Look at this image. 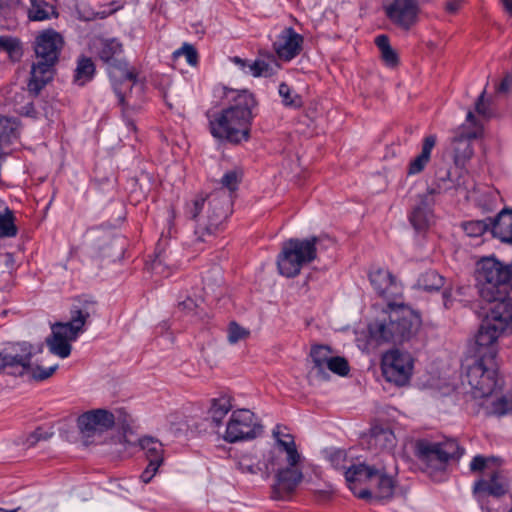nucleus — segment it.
I'll return each mask as SVG.
<instances>
[{
  "label": "nucleus",
  "mask_w": 512,
  "mask_h": 512,
  "mask_svg": "<svg viewBox=\"0 0 512 512\" xmlns=\"http://www.w3.org/2000/svg\"><path fill=\"white\" fill-rule=\"evenodd\" d=\"M242 180L239 170H230L221 177V189L207 197L197 196L186 203L185 214L195 221L194 242L211 243L225 229L226 220L232 213V194Z\"/></svg>",
  "instance_id": "obj_1"
},
{
  "label": "nucleus",
  "mask_w": 512,
  "mask_h": 512,
  "mask_svg": "<svg viewBox=\"0 0 512 512\" xmlns=\"http://www.w3.org/2000/svg\"><path fill=\"white\" fill-rule=\"evenodd\" d=\"M225 107L206 112L210 134L217 140L232 144L248 141L257 115L258 102L247 89L221 87Z\"/></svg>",
  "instance_id": "obj_2"
},
{
  "label": "nucleus",
  "mask_w": 512,
  "mask_h": 512,
  "mask_svg": "<svg viewBox=\"0 0 512 512\" xmlns=\"http://www.w3.org/2000/svg\"><path fill=\"white\" fill-rule=\"evenodd\" d=\"M420 326V315L411 307L389 302L382 316L370 323L368 330L377 344H402L412 339Z\"/></svg>",
  "instance_id": "obj_3"
},
{
  "label": "nucleus",
  "mask_w": 512,
  "mask_h": 512,
  "mask_svg": "<svg viewBox=\"0 0 512 512\" xmlns=\"http://www.w3.org/2000/svg\"><path fill=\"white\" fill-rule=\"evenodd\" d=\"M123 54V45L117 38L100 39L97 47V55L99 59L108 65V71L112 80L113 90L118 98V102L122 107V117L128 129L136 130L135 123L131 115L138 109L136 106L130 105L122 91V86L128 82H136L137 73L134 69H130L128 62L121 56Z\"/></svg>",
  "instance_id": "obj_4"
},
{
  "label": "nucleus",
  "mask_w": 512,
  "mask_h": 512,
  "mask_svg": "<svg viewBox=\"0 0 512 512\" xmlns=\"http://www.w3.org/2000/svg\"><path fill=\"white\" fill-rule=\"evenodd\" d=\"M64 45L63 37L54 30L39 34L34 43L37 62L31 67L28 91L37 96L53 78L54 66L59 60Z\"/></svg>",
  "instance_id": "obj_5"
},
{
  "label": "nucleus",
  "mask_w": 512,
  "mask_h": 512,
  "mask_svg": "<svg viewBox=\"0 0 512 512\" xmlns=\"http://www.w3.org/2000/svg\"><path fill=\"white\" fill-rule=\"evenodd\" d=\"M475 280L480 297L496 304L508 298L512 270L494 256L483 257L476 263Z\"/></svg>",
  "instance_id": "obj_6"
},
{
  "label": "nucleus",
  "mask_w": 512,
  "mask_h": 512,
  "mask_svg": "<svg viewBox=\"0 0 512 512\" xmlns=\"http://www.w3.org/2000/svg\"><path fill=\"white\" fill-rule=\"evenodd\" d=\"M503 301L496 303L482 321L475 336L477 358L491 362L498 353L497 340L506 331L512 333V314L502 311Z\"/></svg>",
  "instance_id": "obj_7"
},
{
  "label": "nucleus",
  "mask_w": 512,
  "mask_h": 512,
  "mask_svg": "<svg viewBox=\"0 0 512 512\" xmlns=\"http://www.w3.org/2000/svg\"><path fill=\"white\" fill-rule=\"evenodd\" d=\"M90 313L87 309L73 308L71 319L65 323H56L52 326V334L46 339L50 352L62 359L71 354V341H75L83 332V327Z\"/></svg>",
  "instance_id": "obj_8"
},
{
  "label": "nucleus",
  "mask_w": 512,
  "mask_h": 512,
  "mask_svg": "<svg viewBox=\"0 0 512 512\" xmlns=\"http://www.w3.org/2000/svg\"><path fill=\"white\" fill-rule=\"evenodd\" d=\"M464 453L465 448L454 438H445L440 442L422 439L416 443L417 457L436 470L445 469L450 461H458Z\"/></svg>",
  "instance_id": "obj_9"
},
{
  "label": "nucleus",
  "mask_w": 512,
  "mask_h": 512,
  "mask_svg": "<svg viewBox=\"0 0 512 512\" xmlns=\"http://www.w3.org/2000/svg\"><path fill=\"white\" fill-rule=\"evenodd\" d=\"M466 378L473 398L483 399L491 396L498 385L496 361L489 362L484 358H477L472 365H469Z\"/></svg>",
  "instance_id": "obj_10"
},
{
  "label": "nucleus",
  "mask_w": 512,
  "mask_h": 512,
  "mask_svg": "<svg viewBox=\"0 0 512 512\" xmlns=\"http://www.w3.org/2000/svg\"><path fill=\"white\" fill-rule=\"evenodd\" d=\"M262 431L256 415L249 409H237L232 411L226 425L224 440L228 443H236L257 437Z\"/></svg>",
  "instance_id": "obj_11"
},
{
  "label": "nucleus",
  "mask_w": 512,
  "mask_h": 512,
  "mask_svg": "<svg viewBox=\"0 0 512 512\" xmlns=\"http://www.w3.org/2000/svg\"><path fill=\"white\" fill-rule=\"evenodd\" d=\"M34 355L33 346L28 342L13 343L0 352V373L23 376L30 370Z\"/></svg>",
  "instance_id": "obj_12"
},
{
  "label": "nucleus",
  "mask_w": 512,
  "mask_h": 512,
  "mask_svg": "<svg viewBox=\"0 0 512 512\" xmlns=\"http://www.w3.org/2000/svg\"><path fill=\"white\" fill-rule=\"evenodd\" d=\"M413 359L408 352L398 349L387 351L382 357V372L388 382L404 386L411 378Z\"/></svg>",
  "instance_id": "obj_13"
},
{
  "label": "nucleus",
  "mask_w": 512,
  "mask_h": 512,
  "mask_svg": "<svg viewBox=\"0 0 512 512\" xmlns=\"http://www.w3.org/2000/svg\"><path fill=\"white\" fill-rule=\"evenodd\" d=\"M381 6L386 18L402 30L408 31L418 22V0H382Z\"/></svg>",
  "instance_id": "obj_14"
},
{
  "label": "nucleus",
  "mask_w": 512,
  "mask_h": 512,
  "mask_svg": "<svg viewBox=\"0 0 512 512\" xmlns=\"http://www.w3.org/2000/svg\"><path fill=\"white\" fill-rule=\"evenodd\" d=\"M510 488L507 478L498 470L490 472L474 482L473 496L479 505L486 507L487 501H492L508 493Z\"/></svg>",
  "instance_id": "obj_15"
},
{
  "label": "nucleus",
  "mask_w": 512,
  "mask_h": 512,
  "mask_svg": "<svg viewBox=\"0 0 512 512\" xmlns=\"http://www.w3.org/2000/svg\"><path fill=\"white\" fill-rule=\"evenodd\" d=\"M304 37L297 33L293 27H285L273 42V50L277 57L290 62L303 50Z\"/></svg>",
  "instance_id": "obj_16"
},
{
  "label": "nucleus",
  "mask_w": 512,
  "mask_h": 512,
  "mask_svg": "<svg viewBox=\"0 0 512 512\" xmlns=\"http://www.w3.org/2000/svg\"><path fill=\"white\" fill-rule=\"evenodd\" d=\"M370 283L375 292L389 302L402 296L403 288L396 277L387 269L375 268L369 273Z\"/></svg>",
  "instance_id": "obj_17"
},
{
  "label": "nucleus",
  "mask_w": 512,
  "mask_h": 512,
  "mask_svg": "<svg viewBox=\"0 0 512 512\" xmlns=\"http://www.w3.org/2000/svg\"><path fill=\"white\" fill-rule=\"evenodd\" d=\"M114 415L105 409H95L81 414L77 419V426L80 432L91 437L96 432H102L113 427Z\"/></svg>",
  "instance_id": "obj_18"
},
{
  "label": "nucleus",
  "mask_w": 512,
  "mask_h": 512,
  "mask_svg": "<svg viewBox=\"0 0 512 512\" xmlns=\"http://www.w3.org/2000/svg\"><path fill=\"white\" fill-rule=\"evenodd\" d=\"M302 471L295 466L288 465L285 468H278L276 483L272 489V497L277 500H284L290 497L298 484L302 481Z\"/></svg>",
  "instance_id": "obj_19"
},
{
  "label": "nucleus",
  "mask_w": 512,
  "mask_h": 512,
  "mask_svg": "<svg viewBox=\"0 0 512 512\" xmlns=\"http://www.w3.org/2000/svg\"><path fill=\"white\" fill-rule=\"evenodd\" d=\"M318 242L319 238L316 236L305 239L290 238L282 244L280 253L295 256L305 266L317 258Z\"/></svg>",
  "instance_id": "obj_20"
},
{
  "label": "nucleus",
  "mask_w": 512,
  "mask_h": 512,
  "mask_svg": "<svg viewBox=\"0 0 512 512\" xmlns=\"http://www.w3.org/2000/svg\"><path fill=\"white\" fill-rule=\"evenodd\" d=\"M434 190L429 193L420 195L417 204L413 207L408 218L417 232H425L434 219L433 199L431 197Z\"/></svg>",
  "instance_id": "obj_21"
},
{
  "label": "nucleus",
  "mask_w": 512,
  "mask_h": 512,
  "mask_svg": "<svg viewBox=\"0 0 512 512\" xmlns=\"http://www.w3.org/2000/svg\"><path fill=\"white\" fill-rule=\"evenodd\" d=\"M491 232L503 243L512 244V209L504 208L490 220Z\"/></svg>",
  "instance_id": "obj_22"
},
{
  "label": "nucleus",
  "mask_w": 512,
  "mask_h": 512,
  "mask_svg": "<svg viewBox=\"0 0 512 512\" xmlns=\"http://www.w3.org/2000/svg\"><path fill=\"white\" fill-rule=\"evenodd\" d=\"M231 61L245 74L253 77H271L276 73L274 67L262 59L254 61L234 56Z\"/></svg>",
  "instance_id": "obj_23"
},
{
  "label": "nucleus",
  "mask_w": 512,
  "mask_h": 512,
  "mask_svg": "<svg viewBox=\"0 0 512 512\" xmlns=\"http://www.w3.org/2000/svg\"><path fill=\"white\" fill-rule=\"evenodd\" d=\"M96 75V65L91 57L81 54L76 59L73 71L72 83L78 87H84L90 83Z\"/></svg>",
  "instance_id": "obj_24"
},
{
  "label": "nucleus",
  "mask_w": 512,
  "mask_h": 512,
  "mask_svg": "<svg viewBox=\"0 0 512 512\" xmlns=\"http://www.w3.org/2000/svg\"><path fill=\"white\" fill-rule=\"evenodd\" d=\"M369 444L383 452L385 460H394L393 455L389 452L395 446V435L392 430L374 427L371 430Z\"/></svg>",
  "instance_id": "obj_25"
},
{
  "label": "nucleus",
  "mask_w": 512,
  "mask_h": 512,
  "mask_svg": "<svg viewBox=\"0 0 512 512\" xmlns=\"http://www.w3.org/2000/svg\"><path fill=\"white\" fill-rule=\"evenodd\" d=\"M480 406L488 416H503L512 412V395L488 396L482 399Z\"/></svg>",
  "instance_id": "obj_26"
},
{
  "label": "nucleus",
  "mask_w": 512,
  "mask_h": 512,
  "mask_svg": "<svg viewBox=\"0 0 512 512\" xmlns=\"http://www.w3.org/2000/svg\"><path fill=\"white\" fill-rule=\"evenodd\" d=\"M233 408L232 396L224 393L211 400L209 415L215 426H220L223 419Z\"/></svg>",
  "instance_id": "obj_27"
},
{
  "label": "nucleus",
  "mask_w": 512,
  "mask_h": 512,
  "mask_svg": "<svg viewBox=\"0 0 512 512\" xmlns=\"http://www.w3.org/2000/svg\"><path fill=\"white\" fill-rule=\"evenodd\" d=\"M20 137V122L17 118L0 115V147L17 141Z\"/></svg>",
  "instance_id": "obj_28"
},
{
  "label": "nucleus",
  "mask_w": 512,
  "mask_h": 512,
  "mask_svg": "<svg viewBox=\"0 0 512 512\" xmlns=\"http://www.w3.org/2000/svg\"><path fill=\"white\" fill-rule=\"evenodd\" d=\"M371 484L376 487L375 496L378 499H389L392 497L395 483L393 478L388 475L385 465L378 467V474L374 477Z\"/></svg>",
  "instance_id": "obj_29"
},
{
  "label": "nucleus",
  "mask_w": 512,
  "mask_h": 512,
  "mask_svg": "<svg viewBox=\"0 0 512 512\" xmlns=\"http://www.w3.org/2000/svg\"><path fill=\"white\" fill-rule=\"evenodd\" d=\"M378 474V467L369 466L364 463L352 465L345 471V479L349 483L369 481L370 483L374 480V477Z\"/></svg>",
  "instance_id": "obj_30"
},
{
  "label": "nucleus",
  "mask_w": 512,
  "mask_h": 512,
  "mask_svg": "<svg viewBox=\"0 0 512 512\" xmlns=\"http://www.w3.org/2000/svg\"><path fill=\"white\" fill-rule=\"evenodd\" d=\"M139 445L145 452L146 459L148 462L162 465L164 461V449L163 444L158 440L150 436H144L139 439Z\"/></svg>",
  "instance_id": "obj_31"
},
{
  "label": "nucleus",
  "mask_w": 512,
  "mask_h": 512,
  "mask_svg": "<svg viewBox=\"0 0 512 512\" xmlns=\"http://www.w3.org/2000/svg\"><path fill=\"white\" fill-rule=\"evenodd\" d=\"M304 264L293 255L279 253L277 256V268L279 273L287 278L298 276Z\"/></svg>",
  "instance_id": "obj_32"
},
{
  "label": "nucleus",
  "mask_w": 512,
  "mask_h": 512,
  "mask_svg": "<svg viewBox=\"0 0 512 512\" xmlns=\"http://www.w3.org/2000/svg\"><path fill=\"white\" fill-rule=\"evenodd\" d=\"M304 264L293 255L279 253L277 256V268L279 273L287 278L298 276Z\"/></svg>",
  "instance_id": "obj_33"
},
{
  "label": "nucleus",
  "mask_w": 512,
  "mask_h": 512,
  "mask_svg": "<svg viewBox=\"0 0 512 512\" xmlns=\"http://www.w3.org/2000/svg\"><path fill=\"white\" fill-rule=\"evenodd\" d=\"M375 45L381 52V58L386 66L394 68L399 63L397 52L391 47L389 37L385 34L375 38Z\"/></svg>",
  "instance_id": "obj_34"
},
{
  "label": "nucleus",
  "mask_w": 512,
  "mask_h": 512,
  "mask_svg": "<svg viewBox=\"0 0 512 512\" xmlns=\"http://www.w3.org/2000/svg\"><path fill=\"white\" fill-rule=\"evenodd\" d=\"M56 15L57 12L53 5L44 0H31V8L28 13L30 20L44 21Z\"/></svg>",
  "instance_id": "obj_35"
},
{
  "label": "nucleus",
  "mask_w": 512,
  "mask_h": 512,
  "mask_svg": "<svg viewBox=\"0 0 512 512\" xmlns=\"http://www.w3.org/2000/svg\"><path fill=\"white\" fill-rule=\"evenodd\" d=\"M476 133H471L468 137H458L455 138V147H454V157L455 162L457 164H464L467 160H469L473 156V148L470 143L471 138H476Z\"/></svg>",
  "instance_id": "obj_36"
},
{
  "label": "nucleus",
  "mask_w": 512,
  "mask_h": 512,
  "mask_svg": "<svg viewBox=\"0 0 512 512\" xmlns=\"http://www.w3.org/2000/svg\"><path fill=\"white\" fill-rule=\"evenodd\" d=\"M445 279L435 270H427L422 273L418 280L417 285L419 288L427 292L438 291L444 287Z\"/></svg>",
  "instance_id": "obj_37"
},
{
  "label": "nucleus",
  "mask_w": 512,
  "mask_h": 512,
  "mask_svg": "<svg viewBox=\"0 0 512 512\" xmlns=\"http://www.w3.org/2000/svg\"><path fill=\"white\" fill-rule=\"evenodd\" d=\"M18 233V228L15 225V216L11 209L5 207L3 212H0V237L12 238Z\"/></svg>",
  "instance_id": "obj_38"
},
{
  "label": "nucleus",
  "mask_w": 512,
  "mask_h": 512,
  "mask_svg": "<svg viewBox=\"0 0 512 512\" xmlns=\"http://www.w3.org/2000/svg\"><path fill=\"white\" fill-rule=\"evenodd\" d=\"M310 356L314 363V367L319 373H322L332 356V351L327 345H316L311 348Z\"/></svg>",
  "instance_id": "obj_39"
},
{
  "label": "nucleus",
  "mask_w": 512,
  "mask_h": 512,
  "mask_svg": "<svg viewBox=\"0 0 512 512\" xmlns=\"http://www.w3.org/2000/svg\"><path fill=\"white\" fill-rule=\"evenodd\" d=\"M280 452L286 453V461L290 466L298 465L301 459V455L299 454L294 437H286L284 440H279V444H277Z\"/></svg>",
  "instance_id": "obj_40"
},
{
  "label": "nucleus",
  "mask_w": 512,
  "mask_h": 512,
  "mask_svg": "<svg viewBox=\"0 0 512 512\" xmlns=\"http://www.w3.org/2000/svg\"><path fill=\"white\" fill-rule=\"evenodd\" d=\"M490 220L492 218H487L485 220H472L463 223L462 227L466 235L470 237H479L482 236L486 231L491 230Z\"/></svg>",
  "instance_id": "obj_41"
},
{
  "label": "nucleus",
  "mask_w": 512,
  "mask_h": 512,
  "mask_svg": "<svg viewBox=\"0 0 512 512\" xmlns=\"http://www.w3.org/2000/svg\"><path fill=\"white\" fill-rule=\"evenodd\" d=\"M278 93L282 98L285 106L299 107L301 105V98L298 94L294 93L292 88L285 82L279 84Z\"/></svg>",
  "instance_id": "obj_42"
},
{
  "label": "nucleus",
  "mask_w": 512,
  "mask_h": 512,
  "mask_svg": "<svg viewBox=\"0 0 512 512\" xmlns=\"http://www.w3.org/2000/svg\"><path fill=\"white\" fill-rule=\"evenodd\" d=\"M325 369L339 375L346 376L349 373L350 367L348 361L341 356H331Z\"/></svg>",
  "instance_id": "obj_43"
},
{
  "label": "nucleus",
  "mask_w": 512,
  "mask_h": 512,
  "mask_svg": "<svg viewBox=\"0 0 512 512\" xmlns=\"http://www.w3.org/2000/svg\"><path fill=\"white\" fill-rule=\"evenodd\" d=\"M249 330L241 327L236 322H231L227 330V339L230 344H236L240 340L246 339L249 336Z\"/></svg>",
  "instance_id": "obj_44"
},
{
  "label": "nucleus",
  "mask_w": 512,
  "mask_h": 512,
  "mask_svg": "<svg viewBox=\"0 0 512 512\" xmlns=\"http://www.w3.org/2000/svg\"><path fill=\"white\" fill-rule=\"evenodd\" d=\"M57 368L58 365L50 366L47 368L40 366L32 367L30 365V370L26 374H30L34 380L43 381L51 377Z\"/></svg>",
  "instance_id": "obj_45"
},
{
  "label": "nucleus",
  "mask_w": 512,
  "mask_h": 512,
  "mask_svg": "<svg viewBox=\"0 0 512 512\" xmlns=\"http://www.w3.org/2000/svg\"><path fill=\"white\" fill-rule=\"evenodd\" d=\"M175 56H184L186 59V62L191 65L195 66L198 63V53L196 49L190 45L185 43L180 49L175 51Z\"/></svg>",
  "instance_id": "obj_46"
},
{
  "label": "nucleus",
  "mask_w": 512,
  "mask_h": 512,
  "mask_svg": "<svg viewBox=\"0 0 512 512\" xmlns=\"http://www.w3.org/2000/svg\"><path fill=\"white\" fill-rule=\"evenodd\" d=\"M52 435V431H48L42 427H39L27 437L26 444L29 447L34 446L41 440L49 439Z\"/></svg>",
  "instance_id": "obj_47"
},
{
  "label": "nucleus",
  "mask_w": 512,
  "mask_h": 512,
  "mask_svg": "<svg viewBox=\"0 0 512 512\" xmlns=\"http://www.w3.org/2000/svg\"><path fill=\"white\" fill-rule=\"evenodd\" d=\"M429 161V159L423 158L420 155L416 156L413 160L410 161L407 174L411 176L421 173L425 169Z\"/></svg>",
  "instance_id": "obj_48"
},
{
  "label": "nucleus",
  "mask_w": 512,
  "mask_h": 512,
  "mask_svg": "<svg viewBox=\"0 0 512 512\" xmlns=\"http://www.w3.org/2000/svg\"><path fill=\"white\" fill-rule=\"evenodd\" d=\"M491 460L492 458L485 457L483 455L474 456L469 464L470 471L473 473L484 471L488 467V463Z\"/></svg>",
  "instance_id": "obj_49"
},
{
  "label": "nucleus",
  "mask_w": 512,
  "mask_h": 512,
  "mask_svg": "<svg viewBox=\"0 0 512 512\" xmlns=\"http://www.w3.org/2000/svg\"><path fill=\"white\" fill-rule=\"evenodd\" d=\"M436 141H437V138L435 135L426 136L423 139L422 149H421V153L419 155L422 156L423 158H427L430 160L431 152L436 145Z\"/></svg>",
  "instance_id": "obj_50"
},
{
  "label": "nucleus",
  "mask_w": 512,
  "mask_h": 512,
  "mask_svg": "<svg viewBox=\"0 0 512 512\" xmlns=\"http://www.w3.org/2000/svg\"><path fill=\"white\" fill-rule=\"evenodd\" d=\"M160 466L161 465L157 464V462H155V463L148 462L146 469L140 475L141 481L145 484L149 483L153 479V477L156 475Z\"/></svg>",
  "instance_id": "obj_51"
},
{
  "label": "nucleus",
  "mask_w": 512,
  "mask_h": 512,
  "mask_svg": "<svg viewBox=\"0 0 512 512\" xmlns=\"http://www.w3.org/2000/svg\"><path fill=\"white\" fill-rule=\"evenodd\" d=\"M18 47V43L15 39L8 36H0V48L8 54H12Z\"/></svg>",
  "instance_id": "obj_52"
},
{
  "label": "nucleus",
  "mask_w": 512,
  "mask_h": 512,
  "mask_svg": "<svg viewBox=\"0 0 512 512\" xmlns=\"http://www.w3.org/2000/svg\"><path fill=\"white\" fill-rule=\"evenodd\" d=\"M484 95H485V91H483L478 96V99L475 103V109L479 115H482L483 117H489L490 112H489L487 103L484 101Z\"/></svg>",
  "instance_id": "obj_53"
},
{
  "label": "nucleus",
  "mask_w": 512,
  "mask_h": 512,
  "mask_svg": "<svg viewBox=\"0 0 512 512\" xmlns=\"http://www.w3.org/2000/svg\"><path fill=\"white\" fill-rule=\"evenodd\" d=\"M285 430L286 427H283L281 425H276V427L273 429V436L277 444H279V440H285L286 437H293L290 433L285 432Z\"/></svg>",
  "instance_id": "obj_54"
},
{
  "label": "nucleus",
  "mask_w": 512,
  "mask_h": 512,
  "mask_svg": "<svg viewBox=\"0 0 512 512\" xmlns=\"http://www.w3.org/2000/svg\"><path fill=\"white\" fill-rule=\"evenodd\" d=\"M511 86H512V76L506 75L500 82V84L497 88V91L499 93H507L510 90Z\"/></svg>",
  "instance_id": "obj_55"
},
{
  "label": "nucleus",
  "mask_w": 512,
  "mask_h": 512,
  "mask_svg": "<svg viewBox=\"0 0 512 512\" xmlns=\"http://www.w3.org/2000/svg\"><path fill=\"white\" fill-rule=\"evenodd\" d=\"M461 4L462 0H449L445 4V10L448 13L454 14L460 9Z\"/></svg>",
  "instance_id": "obj_56"
},
{
  "label": "nucleus",
  "mask_w": 512,
  "mask_h": 512,
  "mask_svg": "<svg viewBox=\"0 0 512 512\" xmlns=\"http://www.w3.org/2000/svg\"><path fill=\"white\" fill-rule=\"evenodd\" d=\"M497 505H498V501L492 500V501H487L486 507L484 505H480V508H481L482 512H501L498 509Z\"/></svg>",
  "instance_id": "obj_57"
},
{
  "label": "nucleus",
  "mask_w": 512,
  "mask_h": 512,
  "mask_svg": "<svg viewBox=\"0 0 512 512\" xmlns=\"http://www.w3.org/2000/svg\"><path fill=\"white\" fill-rule=\"evenodd\" d=\"M443 304L445 308H449L452 303V292L450 289L445 288L442 293Z\"/></svg>",
  "instance_id": "obj_58"
},
{
  "label": "nucleus",
  "mask_w": 512,
  "mask_h": 512,
  "mask_svg": "<svg viewBox=\"0 0 512 512\" xmlns=\"http://www.w3.org/2000/svg\"><path fill=\"white\" fill-rule=\"evenodd\" d=\"M344 457H345V454L339 450V451L334 452L331 455L330 460L333 463L335 460H343Z\"/></svg>",
  "instance_id": "obj_59"
},
{
  "label": "nucleus",
  "mask_w": 512,
  "mask_h": 512,
  "mask_svg": "<svg viewBox=\"0 0 512 512\" xmlns=\"http://www.w3.org/2000/svg\"><path fill=\"white\" fill-rule=\"evenodd\" d=\"M371 496H372V492L368 489H363L358 494V497L362 498V499L369 498Z\"/></svg>",
  "instance_id": "obj_60"
},
{
  "label": "nucleus",
  "mask_w": 512,
  "mask_h": 512,
  "mask_svg": "<svg viewBox=\"0 0 512 512\" xmlns=\"http://www.w3.org/2000/svg\"><path fill=\"white\" fill-rule=\"evenodd\" d=\"M502 2L507 12L512 15V0H502Z\"/></svg>",
  "instance_id": "obj_61"
},
{
  "label": "nucleus",
  "mask_w": 512,
  "mask_h": 512,
  "mask_svg": "<svg viewBox=\"0 0 512 512\" xmlns=\"http://www.w3.org/2000/svg\"><path fill=\"white\" fill-rule=\"evenodd\" d=\"M162 266V261L159 256L156 257V259L153 261V269L158 271L160 270Z\"/></svg>",
  "instance_id": "obj_62"
},
{
  "label": "nucleus",
  "mask_w": 512,
  "mask_h": 512,
  "mask_svg": "<svg viewBox=\"0 0 512 512\" xmlns=\"http://www.w3.org/2000/svg\"><path fill=\"white\" fill-rule=\"evenodd\" d=\"M466 120L471 123L472 125H475L476 126V119H475V116L473 114V112L469 111L467 113V116H466Z\"/></svg>",
  "instance_id": "obj_63"
},
{
  "label": "nucleus",
  "mask_w": 512,
  "mask_h": 512,
  "mask_svg": "<svg viewBox=\"0 0 512 512\" xmlns=\"http://www.w3.org/2000/svg\"><path fill=\"white\" fill-rule=\"evenodd\" d=\"M17 509H13V510H6L4 508H0V512H16Z\"/></svg>",
  "instance_id": "obj_64"
}]
</instances>
